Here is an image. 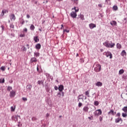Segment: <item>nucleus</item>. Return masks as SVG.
I'll use <instances>...</instances> for the list:
<instances>
[{
	"instance_id": "nucleus-1",
	"label": "nucleus",
	"mask_w": 127,
	"mask_h": 127,
	"mask_svg": "<svg viewBox=\"0 0 127 127\" xmlns=\"http://www.w3.org/2000/svg\"><path fill=\"white\" fill-rule=\"evenodd\" d=\"M103 45L107 47V48H114V47H115V45H116V44L112 42H110V43L109 41H106L103 43Z\"/></svg>"
},
{
	"instance_id": "nucleus-2",
	"label": "nucleus",
	"mask_w": 127,
	"mask_h": 127,
	"mask_svg": "<svg viewBox=\"0 0 127 127\" xmlns=\"http://www.w3.org/2000/svg\"><path fill=\"white\" fill-rule=\"evenodd\" d=\"M74 9L75 11H72L70 13V16L72 17V18H76L77 17V13L78 11H79V8L77 7H74L73 8H72V10Z\"/></svg>"
},
{
	"instance_id": "nucleus-3",
	"label": "nucleus",
	"mask_w": 127,
	"mask_h": 127,
	"mask_svg": "<svg viewBox=\"0 0 127 127\" xmlns=\"http://www.w3.org/2000/svg\"><path fill=\"white\" fill-rule=\"evenodd\" d=\"M93 66L94 67V70L95 72H100L101 71V65L98 64H94Z\"/></svg>"
},
{
	"instance_id": "nucleus-4",
	"label": "nucleus",
	"mask_w": 127,
	"mask_h": 127,
	"mask_svg": "<svg viewBox=\"0 0 127 127\" xmlns=\"http://www.w3.org/2000/svg\"><path fill=\"white\" fill-rule=\"evenodd\" d=\"M94 114L95 116H100L102 115V110L101 109L97 110L94 112Z\"/></svg>"
},
{
	"instance_id": "nucleus-5",
	"label": "nucleus",
	"mask_w": 127,
	"mask_h": 127,
	"mask_svg": "<svg viewBox=\"0 0 127 127\" xmlns=\"http://www.w3.org/2000/svg\"><path fill=\"white\" fill-rule=\"evenodd\" d=\"M9 17H10V20H11V21H14V20H15L16 19V17H15V15H14V14H11L9 15Z\"/></svg>"
},
{
	"instance_id": "nucleus-6",
	"label": "nucleus",
	"mask_w": 127,
	"mask_h": 127,
	"mask_svg": "<svg viewBox=\"0 0 127 127\" xmlns=\"http://www.w3.org/2000/svg\"><path fill=\"white\" fill-rule=\"evenodd\" d=\"M106 57H110V59H112L113 58V54L110 52H107L106 54Z\"/></svg>"
},
{
	"instance_id": "nucleus-7",
	"label": "nucleus",
	"mask_w": 127,
	"mask_h": 127,
	"mask_svg": "<svg viewBox=\"0 0 127 127\" xmlns=\"http://www.w3.org/2000/svg\"><path fill=\"white\" fill-rule=\"evenodd\" d=\"M120 122H121V123H123V119H122L121 118L119 117L115 119V123L116 124L120 123Z\"/></svg>"
},
{
	"instance_id": "nucleus-8",
	"label": "nucleus",
	"mask_w": 127,
	"mask_h": 127,
	"mask_svg": "<svg viewBox=\"0 0 127 127\" xmlns=\"http://www.w3.org/2000/svg\"><path fill=\"white\" fill-rule=\"evenodd\" d=\"M61 94H62V97H64V92H63V91H61V92L58 93V94H57L58 97L59 98H61Z\"/></svg>"
},
{
	"instance_id": "nucleus-9",
	"label": "nucleus",
	"mask_w": 127,
	"mask_h": 127,
	"mask_svg": "<svg viewBox=\"0 0 127 127\" xmlns=\"http://www.w3.org/2000/svg\"><path fill=\"white\" fill-rule=\"evenodd\" d=\"M95 85L96 87H102V86H103V83L100 81H98L95 83Z\"/></svg>"
},
{
	"instance_id": "nucleus-10",
	"label": "nucleus",
	"mask_w": 127,
	"mask_h": 127,
	"mask_svg": "<svg viewBox=\"0 0 127 127\" xmlns=\"http://www.w3.org/2000/svg\"><path fill=\"white\" fill-rule=\"evenodd\" d=\"M83 111L85 113H88L89 111V107L88 106H84V108H83Z\"/></svg>"
},
{
	"instance_id": "nucleus-11",
	"label": "nucleus",
	"mask_w": 127,
	"mask_h": 127,
	"mask_svg": "<svg viewBox=\"0 0 127 127\" xmlns=\"http://www.w3.org/2000/svg\"><path fill=\"white\" fill-rule=\"evenodd\" d=\"M64 90V86L63 85H61L59 86V90L60 92H63L62 91Z\"/></svg>"
},
{
	"instance_id": "nucleus-12",
	"label": "nucleus",
	"mask_w": 127,
	"mask_h": 127,
	"mask_svg": "<svg viewBox=\"0 0 127 127\" xmlns=\"http://www.w3.org/2000/svg\"><path fill=\"white\" fill-rule=\"evenodd\" d=\"M94 27H96V24L93 23L89 24V28L90 29H93V28H94Z\"/></svg>"
},
{
	"instance_id": "nucleus-13",
	"label": "nucleus",
	"mask_w": 127,
	"mask_h": 127,
	"mask_svg": "<svg viewBox=\"0 0 127 127\" xmlns=\"http://www.w3.org/2000/svg\"><path fill=\"white\" fill-rule=\"evenodd\" d=\"M15 96V92L11 91L10 92V97H13Z\"/></svg>"
},
{
	"instance_id": "nucleus-14",
	"label": "nucleus",
	"mask_w": 127,
	"mask_h": 127,
	"mask_svg": "<svg viewBox=\"0 0 127 127\" xmlns=\"http://www.w3.org/2000/svg\"><path fill=\"white\" fill-rule=\"evenodd\" d=\"M82 97H84L83 95H79L77 97L78 101L79 100H82V102H84V98H83Z\"/></svg>"
},
{
	"instance_id": "nucleus-15",
	"label": "nucleus",
	"mask_w": 127,
	"mask_h": 127,
	"mask_svg": "<svg viewBox=\"0 0 127 127\" xmlns=\"http://www.w3.org/2000/svg\"><path fill=\"white\" fill-rule=\"evenodd\" d=\"M122 79L123 81H127V74H123L122 76Z\"/></svg>"
},
{
	"instance_id": "nucleus-16",
	"label": "nucleus",
	"mask_w": 127,
	"mask_h": 127,
	"mask_svg": "<svg viewBox=\"0 0 127 127\" xmlns=\"http://www.w3.org/2000/svg\"><path fill=\"white\" fill-rule=\"evenodd\" d=\"M35 47L37 49L39 50L41 48V45L40 44H37L36 45Z\"/></svg>"
},
{
	"instance_id": "nucleus-17",
	"label": "nucleus",
	"mask_w": 127,
	"mask_h": 127,
	"mask_svg": "<svg viewBox=\"0 0 127 127\" xmlns=\"http://www.w3.org/2000/svg\"><path fill=\"white\" fill-rule=\"evenodd\" d=\"M121 56H127V52H126V51H122L121 53Z\"/></svg>"
},
{
	"instance_id": "nucleus-18",
	"label": "nucleus",
	"mask_w": 127,
	"mask_h": 127,
	"mask_svg": "<svg viewBox=\"0 0 127 127\" xmlns=\"http://www.w3.org/2000/svg\"><path fill=\"white\" fill-rule=\"evenodd\" d=\"M37 60L35 58H32L31 59V63H33V62H36Z\"/></svg>"
},
{
	"instance_id": "nucleus-19",
	"label": "nucleus",
	"mask_w": 127,
	"mask_h": 127,
	"mask_svg": "<svg viewBox=\"0 0 127 127\" xmlns=\"http://www.w3.org/2000/svg\"><path fill=\"white\" fill-rule=\"evenodd\" d=\"M85 96H87L88 98H90V91L87 90L85 92Z\"/></svg>"
},
{
	"instance_id": "nucleus-20",
	"label": "nucleus",
	"mask_w": 127,
	"mask_h": 127,
	"mask_svg": "<svg viewBox=\"0 0 127 127\" xmlns=\"http://www.w3.org/2000/svg\"><path fill=\"white\" fill-rule=\"evenodd\" d=\"M7 12V11L6 10H2L1 15V16H3L4 15V13H6Z\"/></svg>"
},
{
	"instance_id": "nucleus-21",
	"label": "nucleus",
	"mask_w": 127,
	"mask_h": 127,
	"mask_svg": "<svg viewBox=\"0 0 127 127\" xmlns=\"http://www.w3.org/2000/svg\"><path fill=\"white\" fill-rule=\"evenodd\" d=\"M110 24H111V25H114L116 26L117 25V22L116 21H112L110 22Z\"/></svg>"
},
{
	"instance_id": "nucleus-22",
	"label": "nucleus",
	"mask_w": 127,
	"mask_h": 127,
	"mask_svg": "<svg viewBox=\"0 0 127 127\" xmlns=\"http://www.w3.org/2000/svg\"><path fill=\"white\" fill-rule=\"evenodd\" d=\"M108 115H112V116H115V113L114 112V110H110V111L108 113Z\"/></svg>"
},
{
	"instance_id": "nucleus-23",
	"label": "nucleus",
	"mask_w": 127,
	"mask_h": 127,
	"mask_svg": "<svg viewBox=\"0 0 127 127\" xmlns=\"http://www.w3.org/2000/svg\"><path fill=\"white\" fill-rule=\"evenodd\" d=\"M34 40L35 42H38L39 41V39L38 38V37L36 36L34 37Z\"/></svg>"
},
{
	"instance_id": "nucleus-24",
	"label": "nucleus",
	"mask_w": 127,
	"mask_h": 127,
	"mask_svg": "<svg viewBox=\"0 0 127 127\" xmlns=\"http://www.w3.org/2000/svg\"><path fill=\"white\" fill-rule=\"evenodd\" d=\"M117 49H121L122 48V46L121 45V44L117 43L116 45Z\"/></svg>"
},
{
	"instance_id": "nucleus-25",
	"label": "nucleus",
	"mask_w": 127,
	"mask_h": 127,
	"mask_svg": "<svg viewBox=\"0 0 127 127\" xmlns=\"http://www.w3.org/2000/svg\"><path fill=\"white\" fill-rule=\"evenodd\" d=\"M125 73V70L123 69L119 70V75H122V74H124Z\"/></svg>"
},
{
	"instance_id": "nucleus-26",
	"label": "nucleus",
	"mask_w": 127,
	"mask_h": 127,
	"mask_svg": "<svg viewBox=\"0 0 127 127\" xmlns=\"http://www.w3.org/2000/svg\"><path fill=\"white\" fill-rule=\"evenodd\" d=\"M122 111H123V112H124V113H127V106L124 107L122 109Z\"/></svg>"
},
{
	"instance_id": "nucleus-27",
	"label": "nucleus",
	"mask_w": 127,
	"mask_h": 127,
	"mask_svg": "<svg viewBox=\"0 0 127 127\" xmlns=\"http://www.w3.org/2000/svg\"><path fill=\"white\" fill-rule=\"evenodd\" d=\"M35 29V27L34 26V25H33V24H31V26L30 27V29L31 30H34V29Z\"/></svg>"
},
{
	"instance_id": "nucleus-28",
	"label": "nucleus",
	"mask_w": 127,
	"mask_h": 127,
	"mask_svg": "<svg viewBox=\"0 0 127 127\" xmlns=\"http://www.w3.org/2000/svg\"><path fill=\"white\" fill-rule=\"evenodd\" d=\"M27 89H29V90H31V88H32V86L30 84L27 85L26 86Z\"/></svg>"
},
{
	"instance_id": "nucleus-29",
	"label": "nucleus",
	"mask_w": 127,
	"mask_h": 127,
	"mask_svg": "<svg viewBox=\"0 0 127 127\" xmlns=\"http://www.w3.org/2000/svg\"><path fill=\"white\" fill-rule=\"evenodd\" d=\"M80 18L81 19V20H85V18L84 17V15L80 14Z\"/></svg>"
},
{
	"instance_id": "nucleus-30",
	"label": "nucleus",
	"mask_w": 127,
	"mask_h": 127,
	"mask_svg": "<svg viewBox=\"0 0 127 127\" xmlns=\"http://www.w3.org/2000/svg\"><path fill=\"white\" fill-rule=\"evenodd\" d=\"M38 84L39 85H43V81H42V80H38Z\"/></svg>"
},
{
	"instance_id": "nucleus-31",
	"label": "nucleus",
	"mask_w": 127,
	"mask_h": 127,
	"mask_svg": "<svg viewBox=\"0 0 127 127\" xmlns=\"http://www.w3.org/2000/svg\"><path fill=\"white\" fill-rule=\"evenodd\" d=\"M118 6H117V5H114L113 7V10L116 11L118 9Z\"/></svg>"
},
{
	"instance_id": "nucleus-32",
	"label": "nucleus",
	"mask_w": 127,
	"mask_h": 127,
	"mask_svg": "<svg viewBox=\"0 0 127 127\" xmlns=\"http://www.w3.org/2000/svg\"><path fill=\"white\" fill-rule=\"evenodd\" d=\"M127 113H125H125H122V116L123 117V118H127Z\"/></svg>"
},
{
	"instance_id": "nucleus-33",
	"label": "nucleus",
	"mask_w": 127,
	"mask_h": 127,
	"mask_svg": "<svg viewBox=\"0 0 127 127\" xmlns=\"http://www.w3.org/2000/svg\"><path fill=\"white\" fill-rule=\"evenodd\" d=\"M39 53H34V56L36 57H39Z\"/></svg>"
},
{
	"instance_id": "nucleus-34",
	"label": "nucleus",
	"mask_w": 127,
	"mask_h": 127,
	"mask_svg": "<svg viewBox=\"0 0 127 127\" xmlns=\"http://www.w3.org/2000/svg\"><path fill=\"white\" fill-rule=\"evenodd\" d=\"M11 112H14L15 111V106L13 107H11Z\"/></svg>"
},
{
	"instance_id": "nucleus-35",
	"label": "nucleus",
	"mask_w": 127,
	"mask_h": 127,
	"mask_svg": "<svg viewBox=\"0 0 127 127\" xmlns=\"http://www.w3.org/2000/svg\"><path fill=\"white\" fill-rule=\"evenodd\" d=\"M0 83H4V78L0 79Z\"/></svg>"
},
{
	"instance_id": "nucleus-36",
	"label": "nucleus",
	"mask_w": 127,
	"mask_h": 127,
	"mask_svg": "<svg viewBox=\"0 0 127 127\" xmlns=\"http://www.w3.org/2000/svg\"><path fill=\"white\" fill-rule=\"evenodd\" d=\"M95 106H99V102L98 101H94Z\"/></svg>"
},
{
	"instance_id": "nucleus-37",
	"label": "nucleus",
	"mask_w": 127,
	"mask_h": 127,
	"mask_svg": "<svg viewBox=\"0 0 127 127\" xmlns=\"http://www.w3.org/2000/svg\"><path fill=\"white\" fill-rule=\"evenodd\" d=\"M0 70H1L2 71H5V67L3 66H1L0 68Z\"/></svg>"
},
{
	"instance_id": "nucleus-38",
	"label": "nucleus",
	"mask_w": 127,
	"mask_h": 127,
	"mask_svg": "<svg viewBox=\"0 0 127 127\" xmlns=\"http://www.w3.org/2000/svg\"><path fill=\"white\" fill-rule=\"evenodd\" d=\"M37 120V119H36V117H32V121H33V122H35V121H36Z\"/></svg>"
},
{
	"instance_id": "nucleus-39",
	"label": "nucleus",
	"mask_w": 127,
	"mask_h": 127,
	"mask_svg": "<svg viewBox=\"0 0 127 127\" xmlns=\"http://www.w3.org/2000/svg\"><path fill=\"white\" fill-rule=\"evenodd\" d=\"M81 106H83V104H82V103H81V102H79V103H78V107L79 108H81Z\"/></svg>"
},
{
	"instance_id": "nucleus-40",
	"label": "nucleus",
	"mask_w": 127,
	"mask_h": 127,
	"mask_svg": "<svg viewBox=\"0 0 127 127\" xmlns=\"http://www.w3.org/2000/svg\"><path fill=\"white\" fill-rule=\"evenodd\" d=\"M12 87H11V86H8L7 88V90L8 91H10V90H12Z\"/></svg>"
},
{
	"instance_id": "nucleus-41",
	"label": "nucleus",
	"mask_w": 127,
	"mask_h": 127,
	"mask_svg": "<svg viewBox=\"0 0 127 127\" xmlns=\"http://www.w3.org/2000/svg\"><path fill=\"white\" fill-rule=\"evenodd\" d=\"M22 100H23V101H24L25 102H26V101H27V98H26L25 97H23Z\"/></svg>"
},
{
	"instance_id": "nucleus-42",
	"label": "nucleus",
	"mask_w": 127,
	"mask_h": 127,
	"mask_svg": "<svg viewBox=\"0 0 127 127\" xmlns=\"http://www.w3.org/2000/svg\"><path fill=\"white\" fill-rule=\"evenodd\" d=\"M10 28H14V25L13 24L10 25Z\"/></svg>"
},
{
	"instance_id": "nucleus-43",
	"label": "nucleus",
	"mask_w": 127,
	"mask_h": 127,
	"mask_svg": "<svg viewBox=\"0 0 127 127\" xmlns=\"http://www.w3.org/2000/svg\"><path fill=\"white\" fill-rule=\"evenodd\" d=\"M99 120H100V122H102V121H103V117L100 116L99 117Z\"/></svg>"
},
{
	"instance_id": "nucleus-44",
	"label": "nucleus",
	"mask_w": 127,
	"mask_h": 127,
	"mask_svg": "<svg viewBox=\"0 0 127 127\" xmlns=\"http://www.w3.org/2000/svg\"><path fill=\"white\" fill-rule=\"evenodd\" d=\"M78 0H73V1L75 3H76V4H78V2H77L78 1Z\"/></svg>"
},
{
	"instance_id": "nucleus-45",
	"label": "nucleus",
	"mask_w": 127,
	"mask_h": 127,
	"mask_svg": "<svg viewBox=\"0 0 127 127\" xmlns=\"http://www.w3.org/2000/svg\"><path fill=\"white\" fill-rule=\"evenodd\" d=\"M23 31H25V32H27V28H24L23 29Z\"/></svg>"
},
{
	"instance_id": "nucleus-46",
	"label": "nucleus",
	"mask_w": 127,
	"mask_h": 127,
	"mask_svg": "<svg viewBox=\"0 0 127 127\" xmlns=\"http://www.w3.org/2000/svg\"><path fill=\"white\" fill-rule=\"evenodd\" d=\"M19 36L20 37H24L25 35L24 34H20Z\"/></svg>"
},
{
	"instance_id": "nucleus-47",
	"label": "nucleus",
	"mask_w": 127,
	"mask_h": 127,
	"mask_svg": "<svg viewBox=\"0 0 127 127\" xmlns=\"http://www.w3.org/2000/svg\"><path fill=\"white\" fill-rule=\"evenodd\" d=\"M24 20L23 19H22V22H21V24L23 25V24H24Z\"/></svg>"
},
{
	"instance_id": "nucleus-48",
	"label": "nucleus",
	"mask_w": 127,
	"mask_h": 127,
	"mask_svg": "<svg viewBox=\"0 0 127 127\" xmlns=\"http://www.w3.org/2000/svg\"><path fill=\"white\" fill-rule=\"evenodd\" d=\"M55 90H56V91H57V90H58V87H57V86H55Z\"/></svg>"
},
{
	"instance_id": "nucleus-49",
	"label": "nucleus",
	"mask_w": 127,
	"mask_h": 127,
	"mask_svg": "<svg viewBox=\"0 0 127 127\" xmlns=\"http://www.w3.org/2000/svg\"><path fill=\"white\" fill-rule=\"evenodd\" d=\"M116 116H117V117H121V113H117Z\"/></svg>"
},
{
	"instance_id": "nucleus-50",
	"label": "nucleus",
	"mask_w": 127,
	"mask_h": 127,
	"mask_svg": "<svg viewBox=\"0 0 127 127\" xmlns=\"http://www.w3.org/2000/svg\"><path fill=\"white\" fill-rule=\"evenodd\" d=\"M23 51H26V48H25V47H23Z\"/></svg>"
},
{
	"instance_id": "nucleus-51",
	"label": "nucleus",
	"mask_w": 127,
	"mask_h": 127,
	"mask_svg": "<svg viewBox=\"0 0 127 127\" xmlns=\"http://www.w3.org/2000/svg\"><path fill=\"white\" fill-rule=\"evenodd\" d=\"M64 32H67L68 33H69V30H64Z\"/></svg>"
},
{
	"instance_id": "nucleus-52",
	"label": "nucleus",
	"mask_w": 127,
	"mask_h": 127,
	"mask_svg": "<svg viewBox=\"0 0 127 127\" xmlns=\"http://www.w3.org/2000/svg\"><path fill=\"white\" fill-rule=\"evenodd\" d=\"M1 27L2 30H3L4 29V26H3V25H1Z\"/></svg>"
},
{
	"instance_id": "nucleus-53",
	"label": "nucleus",
	"mask_w": 127,
	"mask_h": 127,
	"mask_svg": "<svg viewBox=\"0 0 127 127\" xmlns=\"http://www.w3.org/2000/svg\"><path fill=\"white\" fill-rule=\"evenodd\" d=\"M27 18H30V15L29 14L27 15Z\"/></svg>"
},
{
	"instance_id": "nucleus-54",
	"label": "nucleus",
	"mask_w": 127,
	"mask_h": 127,
	"mask_svg": "<svg viewBox=\"0 0 127 127\" xmlns=\"http://www.w3.org/2000/svg\"><path fill=\"white\" fill-rule=\"evenodd\" d=\"M46 116L48 118V117H49V114L47 113L46 115Z\"/></svg>"
},
{
	"instance_id": "nucleus-55",
	"label": "nucleus",
	"mask_w": 127,
	"mask_h": 127,
	"mask_svg": "<svg viewBox=\"0 0 127 127\" xmlns=\"http://www.w3.org/2000/svg\"><path fill=\"white\" fill-rule=\"evenodd\" d=\"M98 6H99V7H102V5L101 4H98Z\"/></svg>"
},
{
	"instance_id": "nucleus-56",
	"label": "nucleus",
	"mask_w": 127,
	"mask_h": 127,
	"mask_svg": "<svg viewBox=\"0 0 127 127\" xmlns=\"http://www.w3.org/2000/svg\"><path fill=\"white\" fill-rule=\"evenodd\" d=\"M106 2H108L109 1V0H105Z\"/></svg>"
},
{
	"instance_id": "nucleus-57",
	"label": "nucleus",
	"mask_w": 127,
	"mask_h": 127,
	"mask_svg": "<svg viewBox=\"0 0 127 127\" xmlns=\"http://www.w3.org/2000/svg\"><path fill=\"white\" fill-rule=\"evenodd\" d=\"M26 46L27 47H28V46H29V45L27 44V45H26Z\"/></svg>"
},
{
	"instance_id": "nucleus-58",
	"label": "nucleus",
	"mask_w": 127,
	"mask_h": 127,
	"mask_svg": "<svg viewBox=\"0 0 127 127\" xmlns=\"http://www.w3.org/2000/svg\"><path fill=\"white\" fill-rule=\"evenodd\" d=\"M84 100H87V97H85Z\"/></svg>"
},
{
	"instance_id": "nucleus-59",
	"label": "nucleus",
	"mask_w": 127,
	"mask_h": 127,
	"mask_svg": "<svg viewBox=\"0 0 127 127\" xmlns=\"http://www.w3.org/2000/svg\"><path fill=\"white\" fill-rule=\"evenodd\" d=\"M37 71H38V70H39L38 66L37 67Z\"/></svg>"
},
{
	"instance_id": "nucleus-60",
	"label": "nucleus",
	"mask_w": 127,
	"mask_h": 127,
	"mask_svg": "<svg viewBox=\"0 0 127 127\" xmlns=\"http://www.w3.org/2000/svg\"><path fill=\"white\" fill-rule=\"evenodd\" d=\"M35 3L36 4L37 3V1H35Z\"/></svg>"
},
{
	"instance_id": "nucleus-61",
	"label": "nucleus",
	"mask_w": 127,
	"mask_h": 127,
	"mask_svg": "<svg viewBox=\"0 0 127 127\" xmlns=\"http://www.w3.org/2000/svg\"><path fill=\"white\" fill-rule=\"evenodd\" d=\"M47 2H48V0H46V3H47Z\"/></svg>"
},
{
	"instance_id": "nucleus-62",
	"label": "nucleus",
	"mask_w": 127,
	"mask_h": 127,
	"mask_svg": "<svg viewBox=\"0 0 127 127\" xmlns=\"http://www.w3.org/2000/svg\"><path fill=\"white\" fill-rule=\"evenodd\" d=\"M88 119H89V120H91V117H88Z\"/></svg>"
},
{
	"instance_id": "nucleus-63",
	"label": "nucleus",
	"mask_w": 127,
	"mask_h": 127,
	"mask_svg": "<svg viewBox=\"0 0 127 127\" xmlns=\"http://www.w3.org/2000/svg\"><path fill=\"white\" fill-rule=\"evenodd\" d=\"M62 27H63V24L61 25Z\"/></svg>"
},
{
	"instance_id": "nucleus-64",
	"label": "nucleus",
	"mask_w": 127,
	"mask_h": 127,
	"mask_svg": "<svg viewBox=\"0 0 127 127\" xmlns=\"http://www.w3.org/2000/svg\"><path fill=\"white\" fill-rule=\"evenodd\" d=\"M39 30H40V31H41V29H39Z\"/></svg>"
}]
</instances>
